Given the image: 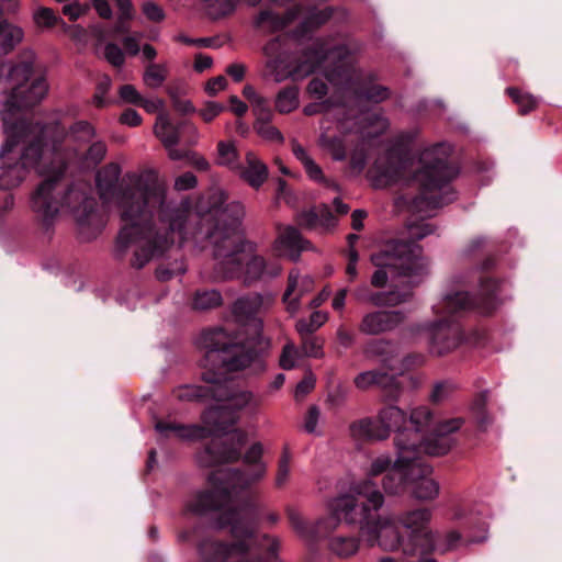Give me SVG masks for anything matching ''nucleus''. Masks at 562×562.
<instances>
[{"label": "nucleus", "mask_w": 562, "mask_h": 562, "mask_svg": "<svg viewBox=\"0 0 562 562\" xmlns=\"http://www.w3.org/2000/svg\"><path fill=\"white\" fill-rule=\"evenodd\" d=\"M120 175L117 164L106 165L97 173V187L102 200H114L121 217L116 250L124 254L133 247V266L142 268L162 255L175 243V235L183 237L189 209L172 205L166 187L150 172L128 175L116 188Z\"/></svg>", "instance_id": "obj_1"}, {"label": "nucleus", "mask_w": 562, "mask_h": 562, "mask_svg": "<svg viewBox=\"0 0 562 562\" xmlns=\"http://www.w3.org/2000/svg\"><path fill=\"white\" fill-rule=\"evenodd\" d=\"M5 142L0 150V187L13 189L25 179L27 169L33 167L44 178L32 195V210L48 224L59 212L70 213L85 239L93 238L105 225V220L95 209V201L81 188H70L57 198L54 194L57 181L64 173L61 154L55 146L43 144V139L31 140L26 125L10 126L3 116Z\"/></svg>", "instance_id": "obj_2"}, {"label": "nucleus", "mask_w": 562, "mask_h": 562, "mask_svg": "<svg viewBox=\"0 0 562 562\" xmlns=\"http://www.w3.org/2000/svg\"><path fill=\"white\" fill-rule=\"evenodd\" d=\"M245 210L239 202H231L225 207L215 209L201 216L196 226V216L189 212L182 226V238L190 237L195 243L209 240L213 249L216 278H243L245 282L257 281L266 276L276 277L281 267L267 265L265 258L257 254L256 245L244 236L241 220Z\"/></svg>", "instance_id": "obj_3"}, {"label": "nucleus", "mask_w": 562, "mask_h": 562, "mask_svg": "<svg viewBox=\"0 0 562 562\" xmlns=\"http://www.w3.org/2000/svg\"><path fill=\"white\" fill-rule=\"evenodd\" d=\"M272 304L271 294L254 293L237 299L233 313L244 324L247 338L241 334L231 337L222 328L207 331L200 338V345L207 357L220 361L228 371L248 368L257 360L258 353L269 347V340L261 336L263 325L259 316Z\"/></svg>", "instance_id": "obj_4"}, {"label": "nucleus", "mask_w": 562, "mask_h": 562, "mask_svg": "<svg viewBox=\"0 0 562 562\" xmlns=\"http://www.w3.org/2000/svg\"><path fill=\"white\" fill-rule=\"evenodd\" d=\"M384 503V494L373 480H360L347 493L330 501L326 530H335L344 521L357 527L360 537L370 547L392 548L398 538L394 519L386 513L379 514Z\"/></svg>", "instance_id": "obj_5"}, {"label": "nucleus", "mask_w": 562, "mask_h": 562, "mask_svg": "<svg viewBox=\"0 0 562 562\" xmlns=\"http://www.w3.org/2000/svg\"><path fill=\"white\" fill-rule=\"evenodd\" d=\"M347 53L345 46L329 47L316 42L311 49L304 53L299 64L291 68L285 38L276 37L263 47L267 58L266 67L277 82L289 77L302 79L323 66L327 67L329 64L337 63L338 65L334 69L326 70L324 74L331 85L349 87L352 79L351 67L349 63L342 60Z\"/></svg>", "instance_id": "obj_6"}, {"label": "nucleus", "mask_w": 562, "mask_h": 562, "mask_svg": "<svg viewBox=\"0 0 562 562\" xmlns=\"http://www.w3.org/2000/svg\"><path fill=\"white\" fill-rule=\"evenodd\" d=\"M212 383L209 393L217 402V407L207 409L203 415V426L181 425L168 422H158L155 425L156 431L161 437H173L181 440H199L212 435L226 431L228 426L237 422L236 412L246 407H257L258 403L248 391L236 389L231 381L216 382L207 379Z\"/></svg>", "instance_id": "obj_7"}, {"label": "nucleus", "mask_w": 562, "mask_h": 562, "mask_svg": "<svg viewBox=\"0 0 562 562\" xmlns=\"http://www.w3.org/2000/svg\"><path fill=\"white\" fill-rule=\"evenodd\" d=\"M451 148L447 144H437L420 154V169L415 180L422 192L414 199L413 207L420 214L430 216L432 211L454 200L456 193L449 181L457 170L447 164Z\"/></svg>", "instance_id": "obj_8"}, {"label": "nucleus", "mask_w": 562, "mask_h": 562, "mask_svg": "<svg viewBox=\"0 0 562 562\" xmlns=\"http://www.w3.org/2000/svg\"><path fill=\"white\" fill-rule=\"evenodd\" d=\"M261 456L262 446L260 443H254L246 452L245 462L252 465L250 474L231 469L213 472L209 477L211 491L198 494L188 508L193 513L202 514L229 505L239 491L265 475L266 465L261 462Z\"/></svg>", "instance_id": "obj_9"}, {"label": "nucleus", "mask_w": 562, "mask_h": 562, "mask_svg": "<svg viewBox=\"0 0 562 562\" xmlns=\"http://www.w3.org/2000/svg\"><path fill=\"white\" fill-rule=\"evenodd\" d=\"M2 78L0 79V89L4 93L9 92V98L4 103V110L1 113L5 115L10 126L19 123L26 125V134H34L35 127H31L24 121L11 123V110L13 108L31 106L40 102L47 93V82L42 74H34L29 64H22L14 67L2 65L0 67Z\"/></svg>", "instance_id": "obj_10"}, {"label": "nucleus", "mask_w": 562, "mask_h": 562, "mask_svg": "<svg viewBox=\"0 0 562 562\" xmlns=\"http://www.w3.org/2000/svg\"><path fill=\"white\" fill-rule=\"evenodd\" d=\"M376 270L371 277V285L383 288L386 285L389 274H396L407 279L412 285L420 283L427 276V266L420 257L417 247L402 243H386L383 248L371 256Z\"/></svg>", "instance_id": "obj_11"}, {"label": "nucleus", "mask_w": 562, "mask_h": 562, "mask_svg": "<svg viewBox=\"0 0 562 562\" xmlns=\"http://www.w3.org/2000/svg\"><path fill=\"white\" fill-rule=\"evenodd\" d=\"M474 305V301L463 291H449L434 305V312L438 321L424 326L427 334L430 350L438 356L456 349L462 341L460 327L446 316Z\"/></svg>", "instance_id": "obj_12"}, {"label": "nucleus", "mask_w": 562, "mask_h": 562, "mask_svg": "<svg viewBox=\"0 0 562 562\" xmlns=\"http://www.w3.org/2000/svg\"><path fill=\"white\" fill-rule=\"evenodd\" d=\"M394 519V527L397 533V543L392 548H382L383 550L394 551L402 549L406 554L415 553V547L405 541V537L401 532V528L406 530L409 540H425L431 542L434 535L429 529L432 513L429 508L418 507L400 512L397 514L386 513Z\"/></svg>", "instance_id": "obj_13"}, {"label": "nucleus", "mask_w": 562, "mask_h": 562, "mask_svg": "<svg viewBox=\"0 0 562 562\" xmlns=\"http://www.w3.org/2000/svg\"><path fill=\"white\" fill-rule=\"evenodd\" d=\"M435 425V416L428 406H417L412 408L407 416V424L404 430L394 438L396 449H406L413 451L418 442L428 434Z\"/></svg>", "instance_id": "obj_14"}, {"label": "nucleus", "mask_w": 562, "mask_h": 562, "mask_svg": "<svg viewBox=\"0 0 562 562\" xmlns=\"http://www.w3.org/2000/svg\"><path fill=\"white\" fill-rule=\"evenodd\" d=\"M246 441L245 432L235 430L228 434L225 440L214 438L210 447L198 453L196 461L201 467L236 461L240 456L241 447Z\"/></svg>", "instance_id": "obj_15"}, {"label": "nucleus", "mask_w": 562, "mask_h": 562, "mask_svg": "<svg viewBox=\"0 0 562 562\" xmlns=\"http://www.w3.org/2000/svg\"><path fill=\"white\" fill-rule=\"evenodd\" d=\"M416 459L412 452L406 449H396V459L392 469L383 476L382 487L389 495L402 494L406 486H409L412 472L415 468Z\"/></svg>", "instance_id": "obj_16"}, {"label": "nucleus", "mask_w": 562, "mask_h": 562, "mask_svg": "<svg viewBox=\"0 0 562 562\" xmlns=\"http://www.w3.org/2000/svg\"><path fill=\"white\" fill-rule=\"evenodd\" d=\"M404 319L401 311L373 310L362 315L358 329L363 335L378 336L394 330Z\"/></svg>", "instance_id": "obj_17"}, {"label": "nucleus", "mask_w": 562, "mask_h": 562, "mask_svg": "<svg viewBox=\"0 0 562 562\" xmlns=\"http://www.w3.org/2000/svg\"><path fill=\"white\" fill-rule=\"evenodd\" d=\"M432 468L429 464L416 460L415 468L411 474V494L420 502H430L438 497L440 492L439 483L432 477Z\"/></svg>", "instance_id": "obj_18"}, {"label": "nucleus", "mask_w": 562, "mask_h": 562, "mask_svg": "<svg viewBox=\"0 0 562 562\" xmlns=\"http://www.w3.org/2000/svg\"><path fill=\"white\" fill-rule=\"evenodd\" d=\"M353 295L360 303H369L374 306H397L402 303L408 302L412 297L409 290L397 291H371L367 284L359 285Z\"/></svg>", "instance_id": "obj_19"}, {"label": "nucleus", "mask_w": 562, "mask_h": 562, "mask_svg": "<svg viewBox=\"0 0 562 562\" xmlns=\"http://www.w3.org/2000/svg\"><path fill=\"white\" fill-rule=\"evenodd\" d=\"M456 445L457 440L454 437H445L432 428L418 442L416 449L412 451V456L416 460H419L422 454L441 457L449 453Z\"/></svg>", "instance_id": "obj_20"}, {"label": "nucleus", "mask_w": 562, "mask_h": 562, "mask_svg": "<svg viewBox=\"0 0 562 562\" xmlns=\"http://www.w3.org/2000/svg\"><path fill=\"white\" fill-rule=\"evenodd\" d=\"M314 281L307 276H301L297 271L289 274V284L283 295L288 312L295 314L300 307L301 297L312 291Z\"/></svg>", "instance_id": "obj_21"}, {"label": "nucleus", "mask_w": 562, "mask_h": 562, "mask_svg": "<svg viewBox=\"0 0 562 562\" xmlns=\"http://www.w3.org/2000/svg\"><path fill=\"white\" fill-rule=\"evenodd\" d=\"M308 243L304 240L299 231L292 226H279L274 249L280 255H286L296 260L300 252L306 249Z\"/></svg>", "instance_id": "obj_22"}, {"label": "nucleus", "mask_w": 562, "mask_h": 562, "mask_svg": "<svg viewBox=\"0 0 562 562\" xmlns=\"http://www.w3.org/2000/svg\"><path fill=\"white\" fill-rule=\"evenodd\" d=\"M376 420L379 424L380 436L386 439L391 431H395V436L400 430H404L407 424V415L396 405H387L378 413Z\"/></svg>", "instance_id": "obj_23"}, {"label": "nucleus", "mask_w": 562, "mask_h": 562, "mask_svg": "<svg viewBox=\"0 0 562 562\" xmlns=\"http://www.w3.org/2000/svg\"><path fill=\"white\" fill-rule=\"evenodd\" d=\"M363 355L368 359L379 361L384 369L392 372L394 360L398 355V348L389 340L374 339L364 346Z\"/></svg>", "instance_id": "obj_24"}, {"label": "nucleus", "mask_w": 562, "mask_h": 562, "mask_svg": "<svg viewBox=\"0 0 562 562\" xmlns=\"http://www.w3.org/2000/svg\"><path fill=\"white\" fill-rule=\"evenodd\" d=\"M235 172L255 189L261 187L268 178L267 166L252 151L246 154L245 166L240 164V169Z\"/></svg>", "instance_id": "obj_25"}, {"label": "nucleus", "mask_w": 562, "mask_h": 562, "mask_svg": "<svg viewBox=\"0 0 562 562\" xmlns=\"http://www.w3.org/2000/svg\"><path fill=\"white\" fill-rule=\"evenodd\" d=\"M289 521L296 533L304 539H314L316 537H324L333 530H326L328 522L326 518L319 519L315 524L306 521L301 514L295 509L288 510Z\"/></svg>", "instance_id": "obj_26"}, {"label": "nucleus", "mask_w": 562, "mask_h": 562, "mask_svg": "<svg viewBox=\"0 0 562 562\" xmlns=\"http://www.w3.org/2000/svg\"><path fill=\"white\" fill-rule=\"evenodd\" d=\"M292 153L295 158L303 165L310 179L318 183H323L328 188H333L335 190L337 189V184L325 178L322 168L315 162V160L310 156V154L302 145L294 142L292 144Z\"/></svg>", "instance_id": "obj_27"}, {"label": "nucleus", "mask_w": 562, "mask_h": 562, "mask_svg": "<svg viewBox=\"0 0 562 562\" xmlns=\"http://www.w3.org/2000/svg\"><path fill=\"white\" fill-rule=\"evenodd\" d=\"M355 385L360 390H368L372 386H379L383 390L393 386L396 383L394 373L381 370H368L360 372L353 380Z\"/></svg>", "instance_id": "obj_28"}, {"label": "nucleus", "mask_w": 562, "mask_h": 562, "mask_svg": "<svg viewBox=\"0 0 562 562\" xmlns=\"http://www.w3.org/2000/svg\"><path fill=\"white\" fill-rule=\"evenodd\" d=\"M154 134L160 139L165 147L178 145L180 139L179 127L170 123L169 115L160 112L154 125Z\"/></svg>", "instance_id": "obj_29"}, {"label": "nucleus", "mask_w": 562, "mask_h": 562, "mask_svg": "<svg viewBox=\"0 0 562 562\" xmlns=\"http://www.w3.org/2000/svg\"><path fill=\"white\" fill-rule=\"evenodd\" d=\"M350 436L356 440H383L380 436L378 420L362 418L349 426Z\"/></svg>", "instance_id": "obj_30"}, {"label": "nucleus", "mask_w": 562, "mask_h": 562, "mask_svg": "<svg viewBox=\"0 0 562 562\" xmlns=\"http://www.w3.org/2000/svg\"><path fill=\"white\" fill-rule=\"evenodd\" d=\"M297 13L293 10L289 11L284 18L276 15L271 11H261L256 18L255 24L267 32H276L288 25L296 18Z\"/></svg>", "instance_id": "obj_31"}, {"label": "nucleus", "mask_w": 562, "mask_h": 562, "mask_svg": "<svg viewBox=\"0 0 562 562\" xmlns=\"http://www.w3.org/2000/svg\"><path fill=\"white\" fill-rule=\"evenodd\" d=\"M361 126L357 130L363 137H374L387 128V121L373 112L362 113L360 116Z\"/></svg>", "instance_id": "obj_32"}, {"label": "nucleus", "mask_w": 562, "mask_h": 562, "mask_svg": "<svg viewBox=\"0 0 562 562\" xmlns=\"http://www.w3.org/2000/svg\"><path fill=\"white\" fill-rule=\"evenodd\" d=\"M216 164L233 171L240 169L238 151L234 142L221 140L217 144Z\"/></svg>", "instance_id": "obj_33"}, {"label": "nucleus", "mask_w": 562, "mask_h": 562, "mask_svg": "<svg viewBox=\"0 0 562 562\" xmlns=\"http://www.w3.org/2000/svg\"><path fill=\"white\" fill-rule=\"evenodd\" d=\"M169 74L167 64L150 63L143 74V82L146 87L157 89L164 85Z\"/></svg>", "instance_id": "obj_34"}, {"label": "nucleus", "mask_w": 562, "mask_h": 562, "mask_svg": "<svg viewBox=\"0 0 562 562\" xmlns=\"http://www.w3.org/2000/svg\"><path fill=\"white\" fill-rule=\"evenodd\" d=\"M376 170L380 173L381 181L384 183L398 182L404 179L407 165L406 161H394L393 159L390 161V165L384 169H381L380 161L375 166Z\"/></svg>", "instance_id": "obj_35"}, {"label": "nucleus", "mask_w": 562, "mask_h": 562, "mask_svg": "<svg viewBox=\"0 0 562 562\" xmlns=\"http://www.w3.org/2000/svg\"><path fill=\"white\" fill-rule=\"evenodd\" d=\"M330 550L339 557H349L359 549V539L356 537H335L329 542Z\"/></svg>", "instance_id": "obj_36"}, {"label": "nucleus", "mask_w": 562, "mask_h": 562, "mask_svg": "<svg viewBox=\"0 0 562 562\" xmlns=\"http://www.w3.org/2000/svg\"><path fill=\"white\" fill-rule=\"evenodd\" d=\"M276 106L280 113H289L299 106V90L289 87L281 90L276 99Z\"/></svg>", "instance_id": "obj_37"}, {"label": "nucleus", "mask_w": 562, "mask_h": 562, "mask_svg": "<svg viewBox=\"0 0 562 562\" xmlns=\"http://www.w3.org/2000/svg\"><path fill=\"white\" fill-rule=\"evenodd\" d=\"M394 461L389 453H382L372 458L366 470V479L372 480V477L385 475L392 469Z\"/></svg>", "instance_id": "obj_38"}, {"label": "nucleus", "mask_w": 562, "mask_h": 562, "mask_svg": "<svg viewBox=\"0 0 562 562\" xmlns=\"http://www.w3.org/2000/svg\"><path fill=\"white\" fill-rule=\"evenodd\" d=\"M222 303V295L216 290L196 292L193 299V308L204 311L214 308Z\"/></svg>", "instance_id": "obj_39"}, {"label": "nucleus", "mask_w": 562, "mask_h": 562, "mask_svg": "<svg viewBox=\"0 0 562 562\" xmlns=\"http://www.w3.org/2000/svg\"><path fill=\"white\" fill-rule=\"evenodd\" d=\"M434 226L430 225L429 223H414V224H409L408 225V235H409V238L412 239L411 241H401L402 244H407L409 245L411 247H417L420 251V247L418 245L415 244L416 240H420L423 239L424 237L430 235L434 233ZM392 243H397L396 240H393ZM420 257L424 259L426 266L428 267V262L426 260V258L423 256V254L420 252Z\"/></svg>", "instance_id": "obj_40"}, {"label": "nucleus", "mask_w": 562, "mask_h": 562, "mask_svg": "<svg viewBox=\"0 0 562 562\" xmlns=\"http://www.w3.org/2000/svg\"><path fill=\"white\" fill-rule=\"evenodd\" d=\"M501 292V284L492 279H485L481 283L482 304L484 312H490L494 308V301Z\"/></svg>", "instance_id": "obj_41"}, {"label": "nucleus", "mask_w": 562, "mask_h": 562, "mask_svg": "<svg viewBox=\"0 0 562 562\" xmlns=\"http://www.w3.org/2000/svg\"><path fill=\"white\" fill-rule=\"evenodd\" d=\"M423 362L424 356L422 355H406L403 358H398L397 355L393 363L392 373H394L396 378L397 375L404 374L412 368L420 366Z\"/></svg>", "instance_id": "obj_42"}, {"label": "nucleus", "mask_w": 562, "mask_h": 562, "mask_svg": "<svg viewBox=\"0 0 562 562\" xmlns=\"http://www.w3.org/2000/svg\"><path fill=\"white\" fill-rule=\"evenodd\" d=\"M507 93L513 98L514 102L518 104L519 111L522 114L532 111L538 104V99L536 97L518 91L517 89L508 88Z\"/></svg>", "instance_id": "obj_43"}, {"label": "nucleus", "mask_w": 562, "mask_h": 562, "mask_svg": "<svg viewBox=\"0 0 562 562\" xmlns=\"http://www.w3.org/2000/svg\"><path fill=\"white\" fill-rule=\"evenodd\" d=\"M302 357V351L293 342H288L280 356V366L284 370H291L297 366Z\"/></svg>", "instance_id": "obj_44"}, {"label": "nucleus", "mask_w": 562, "mask_h": 562, "mask_svg": "<svg viewBox=\"0 0 562 562\" xmlns=\"http://www.w3.org/2000/svg\"><path fill=\"white\" fill-rule=\"evenodd\" d=\"M34 21L40 27H52L58 23H61L64 27L66 24L63 20L55 14V12L49 8H38L35 10L33 14Z\"/></svg>", "instance_id": "obj_45"}, {"label": "nucleus", "mask_w": 562, "mask_h": 562, "mask_svg": "<svg viewBox=\"0 0 562 562\" xmlns=\"http://www.w3.org/2000/svg\"><path fill=\"white\" fill-rule=\"evenodd\" d=\"M321 145L331 154L335 160H344L346 158V149L340 138L323 134L321 136Z\"/></svg>", "instance_id": "obj_46"}, {"label": "nucleus", "mask_w": 562, "mask_h": 562, "mask_svg": "<svg viewBox=\"0 0 562 562\" xmlns=\"http://www.w3.org/2000/svg\"><path fill=\"white\" fill-rule=\"evenodd\" d=\"M322 420L321 409L315 405L311 406L304 417V430L308 434L319 436L322 434L319 428Z\"/></svg>", "instance_id": "obj_47"}, {"label": "nucleus", "mask_w": 562, "mask_h": 562, "mask_svg": "<svg viewBox=\"0 0 562 562\" xmlns=\"http://www.w3.org/2000/svg\"><path fill=\"white\" fill-rule=\"evenodd\" d=\"M324 341L318 337L307 336L303 337L301 344V351L305 357L321 358L323 357Z\"/></svg>", "instance_id": "obj_48"}, {"label": "nucleus", "mask_w": 562, "mask_h": 562, "mask_svg": "<svg viewBox=\"0 0 562 562\" xmlns=\"http://www.w3.org/2000/svg\"><path fill=\"white\" fill-rule=\"evenodd\" d=\"M463 424V418L450 417L435 422L434 429L445 437H453V434L458 431Z\"/></svg>", "instance_id": "obj_49"}, {"label": "nucleus", "mask_w": 562, "mask_h": 562, "mask_svg": "<svg viewBox=\"0 0 562 562\" xmlns=\"http://www.w3.org/2000/svg\"><path fill=\"white\" fill-rule=\"evenodd\" d=\"M454 391L452 383L442 381L434 385L429 398L432 403L439 404L448 400Z\"/></svg>", "instance_id": "obj_50"}, {"label": "nucleus", "mask_w": 562, "mask_h": 562, "mask_svg": "<svg viewBox=\"0 0 562 562\" xmlns=\"http://www.w3.org/2000/svg\"><path fill=\"white\" fill-rule=\"evenodd\" d=\"M252 112L256 116V122H270L272 119V110L269 102L262 95L250 103Z\"/></svg>", "instance_id": "obj_51"}, {"label": "nucleus", "mask_w": 562, "mask_h": 562, "mask_svg": "<svg viewBox=\"0 0 562 562\" xmlns=\"http://www.w3.org/2000/svg\"><path fill=\"white\" fill-rule=\"evenodd\" d=\"M270 122H256L255 123V130L256 132L258 133V135H260L262 138L267 139V140H270V142H274V143H282L283 142V136L282 134L280 133V131L270 125L269 124Z\"/></svg>", "instance_id": "obj_52"}, {"label": "nucleus", "mask_w": 562, "mask_h": 562, "mask_svg": "<svg viewBox=\"0 0 562 562\" xmlns=\"http://www.w3.org/2000/svg\"><path fill=\"white\" fill-rule=\"evenodd\" d=\"M297 224L304 228L314 229L319 227V206L310 209L297 214Z\"/></svg>", "instance_id": "obj_53"}, {"label": "nucleus", "mask_w": 562, "mask_h": 562, "mask_svg": "<svg viewBox=\"0 0 562 562\" xmlns=\"http://www.w3.org/2000/svg\"><path fill=\"white\" fill-rule=\"evenodd\" d=\"M94 136V128L88 122H78L71 127V137L77 142H90Z\"/></svg>", "instance_id": "obj_54"}, {"label": "nucleus", "mask_w": 562, "mask_h": 562, "mask_svg": "<svg viewBox=\"0 0 562 562\" xmlns=\"http://www.w3.org/2000/svg\"><path fill=\"white\" fill-rule=\"evenodd\" d=\"M331 15V11L328 8L316 10L312 9L306 14L303 24L305 26H317L326 22Z\"/></svg>", "instance_id": "obj_55"}, {"label": "nucleus", "mask_w": 562, "mask_h": 562, "mask_svg": "<svg viewBox=\"0 0 562 562\" xmlns=\"http://www.w3.org/2000/svg\"><path fill=\"white\" fill-rule=\"evenodd\" d=\"M104 58L115 67H121L125 61L124 52L114 43L105 45Z\"/></svg>", "instance_id": "obj_56"}, {"label": "nucleus", "mask_w": 562, "mask_h": 562, "mask_svg": "<svg viewBox=\"0 0 562 562\" xmlns=\"http://www.w3.org/2000/svg\"><path fill=\"white\" fill-rule=\"evenodd\" d=\"M214 16L224 15L234 8V0H203Z\"/></svg>", "instance_id": "obj_57"}, {"label": "nucleus", "mask_w": 562, "mask_h": 562, "mask_svg": "<svg viewBox=\"0 0 562 562\" xmlns=\"http://www.w3.org/2000/svg\"><path fill=\"white\" fill-rule=\"evenodd\" d=\"M106 153V146L102 142H94L91 144L89 149L86 153L85 160L88 164L97 165L99 164Z\"/></svg>", "instance_id": "obj_58"}, {"label": "nucleus", "mask_w": 562, "mask_h": 562, "mask_svg": "<svg viewBox=\"0 0 562 562\" xmlns=\"http://www.w3.org/2000/svg\"><path fill=\"white\" fill-rule=\"evenodd\" d=\"M119 94L124 102L135 105H138L143 98L136 88L132 85L122 86L119 90Z\"/></svg>", "instance_id": "obj_59"}, {"label": "nucleus", "mask_w": 562, "mask_h": 562, "mask_svg": "<svg viewBox=\"0 0 562 562\" xmlns=\"http://www.w3.org/2000/svg\"><path fill=\"white\" fill-rule=\"evenodd\" d=\"M209 390L210 387L206 392H202V389L198 386H184L177 391V397L181 401H191L210 395Z\"/></svg>", "instance_id": "obj_60"}, {"label": "nucleus", "mask_w": 562, "mask_h": 562, "mask_svg": "<svg viewBox=\"0 0 562 562\" xmlns=\"http://www.w3.org/2000/svg\"><path fill=\"white\" fill-rule=\"evenodd\" d=\"M225 110V106L217 102L209 101L204 104V106L200 110V115L203 117L205 122H211L214 120L220 113Z\"/></svg>", "instance_id": "obj_61"}, {"label": "nucleus", "mask_w": 562, "mask_h": 562, "mask_svg": "<svg viewBox=\"0 0 562 562\" xmlns=\"http://www.w3.org/2000/svg\"><path fill=\"white\" fill-rule=\"evenodd\" d=\"M111 87V79L105 76L102 78V80L99 82L98 87H97V91L93 95V103L101 108V106H104L106 104V101H105V94L108 92V90L110 89Z\"/></svg>", "instance_id": "obj_62"}, {"label": "nucleus", "mask_w": 562, "mask_h": 562, "mask_svg": "<svg viewBox=\"0 0 562 562\" xmlns=\"http://www.w3.org/2000/svg\"><path fill=\"white\" fill-rule=\"evenodd\" d=\"M87 10H88V7L80 4L79 2L66 3L63 7V13L72 21L82 16L87 12Z\"/></svg>", "instance_id": "obj_63"}, {"label": "nucleus", "mask_w": 562, "mask_h": 562, "mask_svg": "<svg viewBox=\"0 0 562 562\" xmlns=\"http://www.w3.org/2000/svg\"><path fill=\"white\" fill-rule=\"evenodd\" d=\"M290 476V459L288 454H284L280 460L276 483L278 486L284 485Z\"/></svg>", "instance_id": "obj_64"}]
</instances>
